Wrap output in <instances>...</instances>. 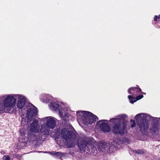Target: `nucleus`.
<instances>
[{
  "mask_svg": "<svg viewBox=\"0 0 160 160\" xmlns=\"http://www.w3.org/2000/svg\"><path fill=\"white\" fill-rule=\"evenodd\" d=\"M130 122L131 123V127L132 128L134 127L135 126V121L132 120H131Z\"/></svg>",
  "mask_w": 160,
  "mask_h": 160,
  "instance_id": "18",
  "label": "nucleus"
},
{
  "mask_svg": "<svg viewBox=\"0 0 160 160\" xmlns=\"http://www.w3.org/2000/svg\"><path fill=\"white\" fill-rule=\"evenodd\" d=\"M43 96H44V94H43L42 95H41V96H40V100H41V99H42L41 98H45H45H44H44H42V97Z\"/></svg>",
  "mask_w": 160,
  "mask_h": 160,
  "instance_id": "22",
  "label": "nucleus"
},
{
  "mask_svg": "<svg viewBox=\"0 0 160 160\" xmlns=\"http://www.w3.org/2000/svg\"><path fill=\"white\" fill-rule=\"evenodd\" d=\"M48 153L51 155H54L55 156L59 158H61L62 156L61 153L59 152L53 151L52 152H49Z\"/></svg>",
  "mask_w": 160,
  "mask_h": 160,
  "instance_id": "15",
  "label": "nucleus"
},
{
  "mask_svg": "<svg viewBox=\"0 0 160 160\" xmlns=\"http://www.w3.org/2000/svg\"><path fill=\"white\" fill-rule=\"evenodd\" d=\"M48 106L50 109L52 110L56 111L58 109L59 116L64 120H67L72 118V116L69 115L68 112L70 108L67 104L62 102L59 104L57 101L53 100L52 101Z\"/></svg>",
  "mask_w": 160,
  "mask_h": 160,
  "instance_id": "2",
  "label": "nucleus"
},
{
  "mask_svg": "<svg viewBox=\"0 0 160 160\" xmlns=\"http://www.w3.org/2000/svg\"><path fill=\"white\" fill-rule=\"evenodd\" d=\"M141 91L140 88L137 87L131 88L128 89V92L130 94L135 96L137 93Z\"/></svg>",
  "mask_w": 160,
  "mask_h": 160,
  "instance_id": "13",
  "label": "nucleus"
},
{
  "mask_svg": "<svg viewBox=\"0 0 160 160\" xmlns=\"http://www.w3.org/2000/svg\"><path fill=\"white\" fill-rule=\"evenodd\" d=\"M44 153H47V152H44Z\"/></svg>",
  "mask_w": 160,
  "mask_h": 160,
  "instance_id": "24",
  "label": "nucleus"
},
{
  "mask_svg": "<svg viewBox=\"0 0 160 160\" xmlns=\"http://www.w3.org/2000/svg\"><path fill=\"white\" fill-rule=\"evenodd\" d=\"M142 95H139L136 97V98L133 97L132 95H129L128 98L130 102L132 104L137 101L143 97Z\"/></svg>",
  "mask_w": 160,
  "mask_h": 160,
  "instance_id": "14",
  "label": "nucleus"
},
{
  "mask_svg": "<svg viewBox=\"0 0 160 160\" xmlns=\"http://www.w3.org/2000/svg\"><path fill=\"white\" fill-rule=\"evenodd\" d=\"M77 115L78 120L87 125L92 124L96 120L97 116L89 112L78 111Z\"/></svg>",
  "mask_w": 160,
  "mask_h": 160,
  "instance_id": "5",
  "label": "nucleus"
},
{
  "mask_svg": "<svg viewBox=\"0 0 160 160\" xmlns=\"http://www.w3.org/2000/svg\"><path fill=\"white\" fill-rule=\"evenodd\" d=\"M19 132L21 134V136H23L25 135L26 132L25 130L22 127L19 130Z\"/></svg>",
  "mask_w": 160,
  "mask_h": 160,
  "instance_id": "17",
  "label": "nucleus"
},
{
  "mask_svg": "<svg viewBox=\"0 0 160 160\" xmlns=\"http://www.w3.org/2000/svg\"><path fill=\"white\" fill-rule=\"evenodd\" d=\"M37 108L34 106H32L31 107L28 108L27 117L25 118L23 117L22 118L21 125L23 126L28 124L33 119V117L37 115Z\"/></svg>",
  "mask_w": 160,
  "mask_h": 160,
  "instance_id": "8",
  "label": "nucleus"
},
{
  "mask_svg": "<svg viewBox=\"0 0 160 160\" xmlns=\"http://www.w3.org/2000/svg\"><path fill=\"white\" fill-rule=\"evenodd\" d=\"M136 152L138 153L142 154L143 152L141 150H138L136 151Z\"/></svg>",
  "mask_w": 160,
  "mask_h": 160,
  "instance_id": "21",
  "label": "nucleus"
},
{
  "mask_svg": "<svg viewBox=\"0 0 160 160\" xmlns=\"http://www.w3.org/2000/svg\"><path fill=\"white\" fill-rule=\"evenodd\" d=\"M2 110L5 112H9L16 105L18 108L22 109L27 100L26 97L20 94H8L1 97Z\"/></svg>",
  "mask_w": 160,
  "mask_h": 160,
  "instance_id": "1",
  "label": "nucleus"
},
{
  "mask_svg": "<svg viewBox=\"0 0 160 160\" xmlns=\"http://www.w3.org/2000/svg\"><path fill=\"white\" fill-rule=\"evenodd\" d=\"M44 124L42 125L40 131L43 135L48 134L49 130L54 128L56 125V119L53 117L49 116L45 117L41 119Z\"/></svg>",
  "mask_w": 160,
  "mask_h": 160,
  "instance_id": "6",
  "label": "nucleus"
},
{
  "mask_svg": "<svg viewBox=\"0 0 160 160\" xmlns=\"http://www.w3.org/2000/svg\"><path fill=\"white\" fill-rule=\"evenodd\" d=\"M57 138L61 136L65 141L66 145L69 147H72L75 145V140L72 138V132L65 128L62 129L61 132L58 131L57 132Z\"/></svg>",
  "mask_w": 160,
  "mask_h": 160,
  "instance_id": "7",
  "label": "nucleus"
},
{
  "mask_svg": "<svg viewBox=\"0 0 160 160\" xmlns=\"http://www.w3.org/2000/svg\"><path fill=\"white\" fill-rule=\"evenodd\" d=\"M45 98V99L41 98V101L43 102H47L50 103L52 101H53V97L50 95L44 94V96L42 98Z\"/></svg>",
  "mask_w": 160,
  "mask_h": 160,
  "instance_id": "12",
  "label": "nucleus"
},
{
  "mask_svg": "<svg viewBox=\"0 0 160 160\" xmlns=\"http://www.w3.org/2000/svg\"><path fill=\"white\" fill-rule=\"evenodd\" d=\"M158 126L157 125H154L151 128V131L153 132V133H155L158 132Z\"/></svg>",
  "mask_w": 160,
  "mask_h": 160,
  "instance_id": "16",
  "label": "nucleus"
},
{
  "mask_svg": "<svg viewBox=\"0 0 160 160\" xmlns=\"http://www.w3.org/2000/svg\"><path fill=\"white\" fill-rule=\"evenodd\" d=\"M96 143L88 142L87 141L83 140V141L79 142L78 146L81 151L83 152H86V153H88L91 149L92 152H94L96 150Z\"/></svg>",
  "mask_w": 160,
  "mask_h": 160,
  "instance_id": "9",
  "label": "nucleus"
},
{
  "mask_svg": "<svg viewBox=\"0 0 160 160\" xmlns=\"http://www.w3.org/2000/svg\"><path fill=\"white\" fill-rule=\"evenodd\" d=\"M108 120H101L97 122V125L104 132H109L111 130L110 126L107 123Z\"/></svg>",
  "mask_w": 160,
  "mask_h": 160,
  "instance_id": "10",
  "label": "nucleus"
},
{
  "mask_svg": "<svg viewBox=\"0 0 160 160\" xmlns=\"http://www.w3.org/2000/svg\"><path fill=\"white\" fill-rule=\"evenodd\" d=\"M142 93H143V94H145V93H144V92H141Z\"/></svg>",
  "mask_w": 160,
  "mask_h": 160,
  "instance_id": "23",
  "label": "nucleus"
},
{
  "mask_svg": "<svg viewBox=\"0 0 160 160\" xmlns=\"http://www.w3.org/2000/svg\"><path fill=\"white\" fill-rule=\"evenodd\" d=\"M108 146L106 143H99L96 150L97 152L98 151H101L102 152H105L108 151Z\"/></svg>",
  "mask_w": 160,
  "mask_h": 160,
  "instance_id": "11",
  "label": "nucleus"
},
{
  "mask_svg": "<svg viewBox=\"0 0 160 160\" xmlns=\"http://www.w3.org/2000/svg\"><path fill=\"white\" fill-rule=\"evenodd\" d=\"M127 118L125 114L118 116L116 118H112L110 120V122L113 125L112 126V131L115 134H122L127 125L123 123L124 120Z\"/></svg>",
  "mask_w": 160,
  "mask_h": 160,
  "instance_id": "3",
  "label": "nucleus"
},
{
  "mask_svg": "<svg viewBox=\"0 0 160 160\" xmlns=\"http://www.w3.org/2000/svg\"><path fill=\"white\" fill-rule=\"evenodd\" d=\"M30 131H28V140L30 142H33L38 140L41 136L43 134L39 130V126L38 121L34 120L30 125L28 126Z\"/></svg>",
  "mask_w": 160,
  "mask_h": 160,
  "instance_id": "4",
  "label": "nucleus"
},
{
  "mask_svg": "<svg viewBox=\"0 0 160 160\" xmlns=\"http://www.w3.org/2000/svg\"><path fill=\"white\" fill-rule=\"evenodd\" d=\"M159 18H160V14L158 16H155L154 18V20L156 21H157V19H159Z\"/></svg>",
  "mask_w": 160,
  "mask_h": 160,
  "instance_id": "20",
  "label": "nucleus"
},
{
  "mask_svg": "<svg viewBox=\"0 0 160 160\" xmlns=\"http://www.w3.org/2000/svg\"><path fill=\"white\" fill-rule=\"evenodd\" d=\"M3 160H10V157L8 156L5 155L3 157Z\"/></svg>",
  "mask_w": 160,
  "mask_h": 160,
  "instance_id": "19",
  "label": "nucleus"
}]
</instances>
